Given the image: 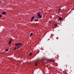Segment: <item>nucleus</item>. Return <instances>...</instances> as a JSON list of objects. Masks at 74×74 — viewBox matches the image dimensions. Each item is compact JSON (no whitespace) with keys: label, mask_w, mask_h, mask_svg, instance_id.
I'll use <instances>...</instances> for the list:
<instances>
[{"label":"nucleus","mask_w":74,"mask_h":74,"mask_svg":"<svg viewBox=\"0 0 74 74\" xmlns=\"http://www.w3.org/2000/svg\"><path fill=\"white\" fill-rule=\"evenodd\" d=\"M21 43H16V44H15V45H16V46L18 49H19V48H20V46H19V45H21Z\"/></svg>","instance_id":"nucleus-1"},{"label":"nucleus","mask_w":74,"mask_h":74,"mask_svg":"<svg viewBox=\"0 0 74 74\" xmlns=\"http://www.w3.org/2000/svg\"><path fill=\"white\" fill-rule=\"evenodd\" d=\"M34 19V16L32 17V18H31V22H32V21H33V19Z\"/></svg>","instance_id":"nucleus-2"},{"label":"nucleus","mask_w":74,"mask_h":74,"mask_svg":"<svg viewBox=\"0 0 74 74\" xmlns=\"http://www.w3.org/2000/svg\"><path fill=\"white\" fill-rule=\"evenodd\" d=\"M38 61H36L35 62V66H37V63H38Z\"/></svg>","instance_id":"nucleus-3"},{"label":"nucleus","mask_w":74,"mask_h":74,"mask_svg":"<svg viewBox=\"0 0 74 74\" xmlns=\"http://www.w3.org/2000/svg\"><path fill=\"white\" fill-rule=\"evenodd\" d=\"M2 14H3V15H5V14H6V13H5V12H4L2 13Z\"/></svg>","instance_id":"nucleus-4"},{"label":"nucleus","mask_w":74,"mask_h":74,"mask_svg":"<svg viewBox=\"0 0 74 74\" xmlns=\"http://www.w3.org/2000/svg\"><path fill=\"white\" fill-rule=\"evenodd\" d=\"M11 40H10L9 41L8 44L10 45V44H11Z\"/></svg>","instance_id":"nucleus-5"},{"label":"nucleus","mask_w":74,"mask_h":74,"mask_svg":"<svg viewBox=\"0 0 74 74\" xmlns=\"http://www.w3.org/2000/svg\"><path fill=\"white\" fill-rule=\"evenodd\" d=\"M62 20V17H60L59 18V20L60 21H61Z\"/></svg>","instance_id":"nucleus-6"},{"label":"nucleus","mask_w":74,"mask_h":74,"mask_svg":"<svg viewBox=\"0 0 74 74\" xmlns=\"http://www.w3.org/2000/svg\"><path fill=\"white\" fill-rule=\"evenodd\" d=\"M38 16H40V12H38Z\"/></svg>","instance_id":"nucleus-7"},{"label":"nucleus","mask_w":74,"mask_h":74,"mask_svg":"<svg viewBox=\"0 0 74 74\" xmlns=\"http://www.w3.org/2000/svg\"><path fill=\"white\" fill-rule=\"evenodd\" d=\"M38 17H39V18H40V19H41V18H42V15H40V16H38Z\"/></svg>","instance_id":"nucleus-8"},{"label":"nucleus","mask_w":74,"mask_h":74,"mask_svg":"<svg viewBox=\"0 0 74 74\" xmlns=\"http://www.w3.org/2000/svg\"><path fill=\"white\" fill-rule=\"evenodd\" d=\"M38 19H37V20H35V22H38Z\"/></svg>","instance_id":"nucleus-9"},{"label":"nucleus","mask_w":74,"mask_h":74,"mask_svg":"<svg viewBox=\"0 0 74 74\" xmlns=\"http://www.w3.org/2000/svg\"><path fill=\"white\" fill-rule=\"evenodd\" d=\"M49 61H53V62H55V60H54L53 61V60H49Z\"/></svg>","instance_id":"nucleus-10"},{"label":"nucleus","mask_w":74,"mask_h":74,"mask_svg":"<svg viewBox=\"0 0 74 74\" xmlns=\"http://www.w3.org/2000/svg\"><path fill=\"white\" fill-rule=\"evenodd\" d=\"M58 11L60 12L61 11V8H60L59 9H58Z\"/></svg>","instance_id":"nucleus-11"},{"label":"nucleus","mask_w":74,"mask_h":74,"mask_svg":"<svg viewBox=\"0 0 74 74\" xmlns=\"http://www.w3.org/2000/svg\"><path fill=\"white\" fill-rule=\"evenodd\" d=\"M32 53H30L29 54V56H31V55H32Z\"/></svg>","instance_id":"nucleus-12"},{"label":"nucleus","mask_w":74,"mask_h":74,"mask_svg":"<svg viewBox=\"0 0 74 74\" xmlns=\"http://www.w3.org/2000/svg\"><path fill=\"white\" fill-rule=\"evenodd\" d=\"M30 36H33V33H32L30 34Z\"/></svg>","instance_id":"nucleus-13"},{"label":"nucleus","mask_w":74,"mask_h":74,"mask_svg":"<svg viewBox=\"0 0 74 74\" xmlns=\"http://www.w3.org/2000/svg\"><path fill=\"white\" fill-rule=\"evenodd\" d=\"M5 51H6V52H7V51H8V49H6L5 50Z\"/></svg>","instance_id":"nucleus-14"},{"label":"nucleus","mask_w":74,"mask_h":74,"mask_svg":"<svg viewBox=\"0 0 74 74\" xmlns=\"http://www.w3.org/2000/svg\"><path fill=\"white\" fill-rule=\"evenodd\" d=\"M57 26H58L57 24H55V26L56 27H57Z\"/></svg>","instance_id":"nucleus-15"},{"label":"nucleus","mask_w":74,"mask_h":74,"mask_svg":"<svg viewBox=\"0 0 74 74\" xmlns=\"http://www.w3.org/2000/svg\"><path fill=\"white\" fill-rule=\"evenodd\" d=\"M17 49L16 47H15L14 49V50H15V49Z\"/></svg>","instance_id":"nucleus-16"},{"label":"nucleus","mask_w":74,"mask_h":74,"mask_svg":"<svg viewBox=\"0 0 74 74\" xmlns=\"http://www.w3.org/2000/svg\"><path fill=\"white\" fill-rule=\"evenodd\" d=\"M1 14H0V18H1Z\"/></svg>","instance_id":"nucleus-17"},{"label":"nucleus","mask_w":74,"mask_h":74,"mask_svg":"<svg viewBox=\"0 0 74 74\" xmlns=\"http://www.w3.org/2000/svg\"><path fill=\"white\" fill-rule=\"evenodd\" d=\"M72 10L71 11H70L69 13H70V12H71V11H72V10Z\"/></svg>","instance_id":"nucleus-18"},{"label":"nucleus","mask_w":74,"mask_h":74,"mask_svg":"<svg viewBox=\"0 0 74 74\" xmlns=\"http://www.w3.org/2000/svg\"><path fill=\"white\" fill-rule=\"evenodd\" d=\"M36 18H38V17H36Z\"/></svg>","instance_id":"nucleus-19"},{"label":"nucleus","mask_w":74,"mask_h":74,"mask_svg":"<svg viewBox=\"0 0 74 74\" xmlns=\"http://www.w3.org/2000/svg\"><path fill=\"white\" fill-rule=\"evenodd\" d=\"M23 44H22V45H21V46H22V45Z\"/></svg>","instance_id":"nucleus-20"},{"label":"nucleus","mask_w":74,"mask_h":74,"mask_svg":"<svg viewBox=\"0 0 74 74\" xmlns=\"http://www.w3.org/2000/svg\"><path fill=\"white\" fill-rule=\"evenodd\" d=\"M58 13H60V12H58Z\"/></svg>","instance_id":"nucleus-21"}]
</instances>
